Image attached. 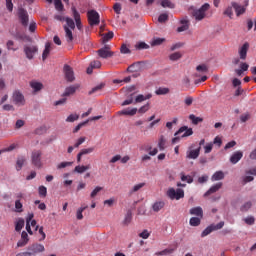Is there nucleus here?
Wrapping results in <instances>:
<instances>
[{"label":"nucleus","instance_id":"obj_61","mask_svg":"<svg viewBox=\"0 0 256 256\" xmlns=\"http://www.w3.org/2000/svg\"><path fill=\"white\" fill-rule=\"evenodd\" d=\"M149 103L145 104L144 106L140 107L139 110H138V113H147V111L149 110Z\"/></svg>","mask_w":256,"mask_h":256},{"label":"nucleus","instance_id":"obj_35","mask_svg":"<svg viewBox=\"0 0 256 256\" xmlns=\"http://www.w3.org/2000/svg\"><path fill=\"white\" fill-rule=\"evenodd\" d=\"M167 144V140H165V136H160L158 141V147L160 151H165V145Z\"/></svg>","mask_w":256,"mask_h":256},{"label":"nucleus","instance_id":"obj_60","mask_svg":"<svg viewBox=\"0 0 256 256\" xmlns=\"http://www.w3.org/2000/svg\"><path fill=\"white\" fill-rule=\"evenodd\" d=\"M6 9L12 13L13 12V0H6Z\"/></svg>","mask_w":256,"mask_h":256},{"label":"nucleus","instance_id":"obj_15","mask_svg":"<svg viewBox=\"0 0 256 256\" xmlns=\"http://www.w3.org/2000/svg\"><path fill=\"white\" fill-rule=\"evenodd\" d=\"M27 251L33 253L34 256H37V253L45 252V246L43 244L34 243L28 246Z\"/></svg>","mask_w":256,"mask_h":256},{"label":"nucleus","instance_id":"obj_49","mask_svg":"<svg viewBox=\"0 0 256 256\" xmlns=\"http://www.w3.org/2000/svg\"><path fill=\"white\" fill-rule=\"evenodd\" d=\"M114 37L113 32H108L103 35V43H107V41H111V39Z\"/></svg>","mask_w":256,"mask_h":256},{"label":"nucleus","instance_id":"obj_46","mask_svg":"<svg viewBox=\"0 0 256 256\" xmlns=\"http://www.w3.org/2000/svg\"><path fill=\"white\" fill-rule=\"evenodd\" d=\"M166 21H169V15L167 13L160 14L158 17V22L165 23Z\"/></svg>","mask_w":256,"mask_h":256},{"label":"nucleus","instance_id":"obj_28","mask_svg":"<svg viewBox=\"0 0 256 256\" xmlns=\"http://www.w3.org/2000/svg\"><path fill=\"white\" fill-rule=\"evenodd\" d=\"M30 87L33 89L35 93H37L38 91H41V89H43V83L37 82V81H31Z\"/></svg>","mask_w":256,"mask_h":256},{"label":"nucleus","instance_id":"obj_54","mask_svg":"<svg viewBox=\"0 0 256 256\" xmlns=\"http://www.w3.org/2000/svg\"><path fill=\"white\" fill-rule=\"evenodd\" d=\"M23 227H25V221L19 220L15 225V231L19 232L21 229H23Z\"/></svg>","mask_w":256,"mask_h":256},{"label":"nucleus","instance_id":"obj_51","mask_svg":"<svg viewBox=\"0 0 256 256\" xmlns=\"http://www.w3.org/2000/svg\"><path fill=\"white\" fill-rule=\"evenodd\" d=\"M251 119V114L249 113H244L240 116V121L241 123H247Z\"/></svg>","mask_w":256,"mask_h":256},{"label":"nucleus","instance_id":"obj_58","mask_svg":"<svg viewBox=\"0 0 256 256\" xmlns=\"http://www.w3.org/2000/svg\"><path fill=\"white\" fill-rule=\"evenodd\" d=\"M120 53L127 55V54L131 53V50L129 48H127V45L123 44L120 48Z\"/></svg>","mask_w":256,"mask_h":256},{"label":"nucleus","instance_id":"obj_31","mask_svg":"<svg viewBox=\"0 0 256 256\" xmlns=\"http://www.w3.org/2000/svg\"><path fill=\"white\" fill-rule=\"evenodd\" d=\"M223 15H225V17H229V19H233V4H230L224 9Z\"/></svg>","mask_w":256,"mask_h":256},{"label":"nucleus","instance_id":"obj_63","mask_svg":"<svg viewBox=\"0 0 256 256\" xmlns=\"http://www.w3.org/2000/svg\"><path fill=\"white\" fill-rule=\"evenodd\" d=\"M132 215L131 212H128L124 219V225H129L131 223Z\"/></svg>","mask_w":256,"mask_h":256},{"label":"nucleus","instance_id":"obj_44","mask_svg":"<svg viewBox=\"0 0 256 256\" xmlns=\"http://www.w3.org/2000/svg\"><path fill=\"white\" fill-rule=\"evenodd\" d=\"M156 95H167L169 93V88L160 87L155 91Z\"/></svg>","mask_w":256,"mask_h":256},{"label":"nucleus","instance_id":"obj_24","mask_svg":"<svg viewBox=\"0 0 256 256\" xmlns=\"http://www.w3.org/2000/svg\"><path fill=\"white\" fill-rule=\"evenodd\" d=\"M117 115H129L133 117V115H137V108H128L117 112Z\"/></svg>","mask_w":256,"mask_h":256},{"label":"nucleus","instance_id":"obj_55","mask_svg":"<svg viewBox=\"0 0 256 256\" xmlns=\"http://www.w3.org/2000/svg\"><path fill=\"white\" fill-rule=\"evenodd\" d=\"M95 151V147L85 148L80 151V153L83 155H89L90 153H93Z\"/></svg>","mask_w":256,"mask_h":256},{"label":"nucleus","instance_id":"obj_40","mask_svg":"<svg viewBox=\"0 0 256 256\" xmlns=\"http://www.w3.org/2000/svg\"><path fill=\"white\" fill-rule=\"evenodd\" d=\"M85 209H87V206H82L77 210L76 218L78 219V221H81V219H83V211H85Z\"/></svg>","mask_w":256,"mask_h":256},{"label":"nucleus","instance_id":"obj_16","mask_svg":"<svg viewBox=\"0 0 256 256\" xmlns=\"http://www.w3.org/2000/svg\"><path fill=\"white\" fill-rule=\"evenodd\" d=\"M97 54L101 59H109V57H113L114 53L111 52L109 46H105L97 50Z\"/></svg>","mask_w":256,"mask_h":256},{"label":"nucleus","instance_id":"obj_45","mask_svg":"<svg viewBox=\"0 0 256 256\" xmlns=\"http://www.w3.org/2000/svg\"><path fill=\"white\" fill-rule=\"evenodd\" d=\"M38 193L40 197H47V187L39 186Z\"/></svg>","mask_w":256,"mask_h":256},{"label":"nucleus","instance_id":"obj_56","mask_svg":"<svg viewBox=\"0 0 256 256\" xmlns=\"http://www.w3.org/2000/svg\"><path fill=\"white\" fill-rule=\"evenodd\" d=\"M73 162H61L57 165V169H65V167H71Z\"/></svg>","mask_w":256,"mask_h":256},{"label":"nucleus","instance_id":"obj_2","mask_svg":"<svg viewBox=\"0 0 256 256\" xmlns=\"http://www.w3.org/2000/svg\"><path fill=\"white\" fill-rule=\"evenodd\" d=\"M174 135L175 137L172 139V143H179V141L183 139V137H191V135H193V128L183 126L179 128V130Z\"/></svg>","mask_w":256,"mask_h":256},{"label":"nucleus","instance_id":"obj_20","mask_svg":"<svg viewBox=\"0 0 256 256\" xmlns=\"http://www.w3.org/2000/svg\"><path fill=\"white\" fill-rule=\"evenodd\" d=\"M241 159H243V152L236 151L230 157V163H232V165H237V163H239V161H241Z\"/></svg>","mask_w":256,"mask_h":256},{"label":"nucleus","instance_id":"obj_14","mask_svg":"<svg viewBox=\"0 0 256 256\" xmlns=\"http://www.w3.org/2000/svg\"><path fill=\"white\" fill-rule=\"evenodd\" d=\"M71 11L78 31H81V29H83V24L81 23V14L79 13V11H77V8H75V6L71 8Z\"/></svg>","mask_w":256,"mask_h":256},{"label":"nucleus","instance_id":"obj_32","mask_svg":"<svg viewBox=\"0 0 256 256\" xmlns=\"http://www.w3.org/2000/svg\"><path fill=\"white\" fill-rule=\"evenodd\" d=\"M151 97H153V95L151 94H146V95L139 94L135 98V103H143V101H147V99H151Z\"/></svg>","mask_w":256,"mask_h":256},{"label":"nucleus","instance_id":"obj_8","mask_svg":"<svg viewBox=\"0 0 256 256\" xmlns=\"http://www.w3.org/2000/svg\"><path fill=\"white\" fill-rule=\"evenodd\" d=\"M225 226V222L221 221L218 224H212L210 226H208L202 233H201V237H207V235H211V233H213V231H219V229H223V227Z\"/></svg>","mask_w":256,"mask_h":256},{"label":"nucleus","instance_id":"obj_34","mask_svg":"<svg viewBox=\"0 0 256 256\" xmlns=\"http://www.w3.org/2000/svg\"><path fill=\"white\" fill-rule=\"evenodd\" d=\"M189 119L192 121L193 125H199V123H203V118L197 117L195 114H191Z\"/></svg>","mask_w":256,"mask_h":256},{"label":"nucleus","instance_id":"obj_13","mask_svg":"<svg viewBox=\"0 0 256 256\" xmlns=\"http://www.w3.org/2000/svg\"><path fill=\"white\" fill-rule=\"evenodd\" d=\"M88 21L91 27H93L94 25H99V13L95 10L88 11Z\"/></svg>","mask_w":256,"mask_h":256},{"label":"nucleus","instance_id":"obj_4","mask_svg":"<svg viewBox=\"0 0 256 256\" xmlns=\"http://www.w3.org/2000/svg\"><path fill=\"white\" fill-rule=\"evenodd\" d=\"M210 8L211 5H209V3H205L199 9H193L192 17H194L196 21H203V19L207 17V10Z\"/></svg>","mask_w":256,"mask_h":256},{"label":"nucleus","instance_id":"obj_59","mask_svg":"<svg viewBox=\"0 0 256 256\" xmlns=\"http://www.w3.org/2000/svg\"><path fill=\"white\" fill-rule=\"evenodd\" d=\"M184 103L187 107H191V105H193V97L191 96H187L185 99H184Z\"/></svg>","mask_w":256,"mask_h":256},{"label":"nucleus","instance_id":"obj_25","mask_svg":"<svg viewBox=\"0 0 256 256\" xmlns=\"http://www.w3.org/2000/svg\"><path fill=\"white\" fill-rule=\"evenodd\" d=\"M26 162L27 158L25 156H19L16 161V171H21Z\"/></svg>","mask_w":256,"mask_h":256},{"label":"nucleus","instance_id":"obj_36","mask_svg":"<svg viewBox=\"0 0 256 256\" xmlns=\"http://www.w3.org/2000/svg\"><path fill=\"white\" fill-rule=\"evenodd\" d=\"M190 225H191V227H199V225H201V218L192 217L190 219Z\"/></svg>","mask_w":256,"mask_h":256},{"label":"nucleus","instance_id":"obj_27","mask_svg":"<svg viewBox=\"0 0 256 256\" xmlns=\"http://www.w3.org/2000/svg\"><path fill=\"white\" fill-rule=\"evenodd\" d=\"M190 215H196V217H200V219H203V208L194 207L190 209Z\"/></svg>","mask_w":256,"mask_h":256},{"label":"nucleus","instance_id":"obj_57","mask_svg":"<svg viewBox=\"0 0 256 256\" xmlns=\"http://www.w3.org/2000/svg\"><path fill=\"white\" fill-rule=\"evenodd\" d=\"M246 225H255V217L250 216L244 219Z\"/></svg>","mask_w":256,"mask_h":256},{"label":"nucleus","instance_id":"obj_21","mask_svg":"<svg viewBox=\"0 0 256 256\" xmlns=\"http://www.w3.org/2000/svg\"><path fill=\"white\" fill-rule=\"evenodd\" d=\"M93 69H101V61L94 60L90 63L89 67L86 70V73L88 75H91L93 73Z\"/></svg>","mask_w":256,"mask_h":256},{"label":"nucleus","instance_id":"obj_62","mask_svg":"<svg viewBox=\"0 0 256 256\" xmlns=\"http://www.w3.org/2000/svg\"><path fill=\"white\" fill-rule=\"evenodd\" d=\"M150 235L151 233H149L148 230H144L139 234V237H141L142 239H149Z\"/></svg>","mask_w":256,"mask_h":256},{"label":"nucleus","instance_id":"obj_7","mask_svg":"<svg viewBox=\"0 0 256 256\" xmlns=\"http://www.w3.org/2000/svg\"><path fill=\"white\" fill-rule=\"evenodd\" d=\"M18 19L23 27L29 26V13L25 8L18 9Z\"/></svg>","mask_w":256,"mask_h":256},{"label":"nucleus","instance_id":"obj_53","mask_svg":"<svg viewBox=\"0 0 256 256\" xmlns=\"http://www.w3.org/2000/svg\"><path fill=\"white\" fill-rule=\"evenodd\" d=\"M196 70H197L199 73H207V71H209V69L207 68V65H205V64L198 65V66L196 67Z\"/></svg>","mask_w":256,"mask_h":256},{"label":"nucleus","instance_id":"obj_23","mask_svg":"<svg viewBox=\"0 0 256 256\" xmlns=\"http://www.w3.org/2000/svg\"><path fill=\"white\" fill-rule=\"evenodd\" d=\"M221 187H223V183L219 182L215 185H213L212 187H210V189L204 194V197H209V195H212V193H217V191H219V189H221Z\"/></svg>","mask_w":256,"mask_h":256},{"label":"nucleus","instance_id":"obj_6","mask_svg":"<svg viewBox=\"0 0 256 256\" xmlns=\"http://www.w3.org/2000/svg\"><path fill=\"white\" fill-rule=\"evenodd\" d=\"M167 197L174 201H179V199H183L185 197V191L181 188H178L175 190V188H169L168 191L166 192Z\"/></svg>","mask_w":256,"mask_h":256},{"label":"nucleus","instance_id":"obj_18","mask_svg":"<svg viewBox=\"0 0 256 256\" xmlns=\"http://www.w3.org/2000/svg\"><path fill=\"white\" fill-rule=\"evenodd\" d=\"M79 87H81V85H79V84H74V85L67 87L63 93V97H69L71 95H75V93L77 92V89H79Z\"/></svg>","mask_w":256,"mask_h":256},{"label":"nucleus","instance_id":"obj_64","mask_svg":"<svg viewBox=\"0 0 256 256\" xmlns=\"http://www.w3.org/2000/svg\"><path fill=\"white\" fill-rule=\"evenodd\" d=\"M16 256H35L33 253H30L29 250L26 252H20Z\"/></svg>","mask_w":256,"mask_h":256},{"label":"nucleus","instance_id":"obj_39","mask_svg":"<svg viewBox=\"0 0 256 256\" xmlns=\"http://www.w3.org/2000/svg\"><path fill=\"white\" fill-rule=\"evenodd\" d=\"M161 6L164 8L168 7V9H175V4L171 3V1H169V0H162Z\"/></svg>","mask_w":256,"mask_h":256},{"label":"nucleus","instance_id":"obj_52","mask_svg":"<svg viewBox=\"0 0 256 256\" xmlns=\"http://www.w3.org/2000/svg\"><path fill=\"white\" fill-rule=\"evenodd\" d=\"M181 181H186V183H193V178L189 175H185L183 173H181Z\"/></svg>","mask_w":256,"mask_h":256},{"label":"nucleus","instance_id":"obj_3","mask_svg":"<svg viewBox=\"0 0 256 256\" xmlns=\"http://www.w3.org/2000/svg\"><path fill=\"white\" fill-rule=\"evenodd\" d=\"M249 51V42L244 43L239 49H238V54L239 57H234L232 59V64L233 65H239L241 61H245L247 59V53Z\"/></svg>","mask_w":256,"mask_h":256},{"label":"nucleus","instance_id":"obj_19","mask_svg":"<svg viewBox=\"0 0 256 256\" xmlns=\"http://www.w3.org/2000/svg\"><path fill=\"white\" fill-rule=\"evenodd\" d=\"M180 27L177 28L178 33H183V31H187L189 29V19L187 17H184L180 20Z\"/></svg>","mask_w":256,"mask_h":256},{"label":"nucleus","instance_id":"obj_48","mask_svg":"<svg viewBox=\"0 0 256 256\" xmlns=\"http://www.w3.org/2000/svg\"><path fill=\"white\" fill-rule=\"evenodd\" d=\"M100 191H103V187L101 186H97L90 194V197L92 199H94V197H97L98 193H100Z\"/></svg>","mask_w":256,"mask_h":256},{"label":"nucleus","instance_id":"obj_26","mask_svg":"<svg viewBox=\"0 0 256 256\" xmlns=\"http://www.w3.org/2000/svg\"><path fill=\"white\" fill-rule=\"evenodd\" d=\"M91 169V164L88 165H78L74 168V173L83 174L85 171H89Z\"/></svg>","mask_w":256,"mask_h":256},{"label":"nucleus","instance_id":"obj_47","mask_svg":"<svg viewBox=\"0 0 256 256\" xmlns=\"http://www.w3.org/2000/svg\"><path fill=\"white\" fill-rule=\"evenodd\" d=\"M136 49H138L139 51L143 50V49H149V45L145 42H139L135 45Z\"/></svg>","mask_w":256,"mask_h":256},{"label":"nucleus","instance_id":"obj_9","mask_svg":"<svg viewBox=\"0 0 256 256\" xmlns=\"http://www.w3.org/2000/svg\"><path fill=\"white\" fill-rule=\"evenodd\" d=\"M13 103L17 105V107H23L26 103L25 96L19 90L14 91L12 95Z\"/></svg>","mask_w":256,"mask_h":256},{"label":"nucleus","instance_id":"obj_29","mask_svg":"<svg viewBox=\"0 0 256 256\" xmlns=\"http://www.w3.org/2000/svg\"><path fill=\"white\" fill-rule=\"evenodd\" d=\"M51 53V43L47 42L45 44V49L42 53V60L45 61V59H47L49 57V54Z\"/></svg>","mask_w":256,"mask_h":256},{"label":"nucleus","instance_id":"obj_42","mask_svg":"<svg viewBox=\"0 0 256 256\" xmlns=\"http://www.w3.org/2000/svg\"><path fill=\"white\" fill-rule=\"evenodd\" d=\"M15 209L16 213H23V203H21V200L15 201Z\"/></svg>","mask_w":256,"mask_h":256},{"label":"nucleus","instance_id":"obj_43","mask_svg":"<svg viewBox=\"0 0 256 256\" xmlns=\"http://www.w3.org/2000/svg\"><path fill=\"white\" fill-rule=\"evenodd\" d=\"M103 87H105V84H99L98 86H95L88 92V95H93V93H97V91H101Z\"/></svg>","mask_w":256,"mask_h":256},{"label":"nucleus","instance_id":"obj_30","mask_svg":"<svg viewBox=\"0 0 256 256\" xmlns=\"http://www.w3.org/2000/svg\"><path fill=\"white\" fill-rule=\"evenodd\" d=\"M223 179H225V174L223 171H217L211 177V181H221Z\"/></svg>","mask_w":256,"mask_h":256},{"label":"nucleus","instance_id":"obj_1","mask_svg":"<svg viewBox=\"0 0 256 256\" xmlns=\"http://www.w3.org/2000/svg\"><path fill=\"white\" fill-rule=\"evenodd\" d=\"M56 21H65L66 24L63 26L65 31V37L67 43H73V31L75 29V21L72 18L64 17L63 15H56L54 17Z\"/></svg>","mask_w":256,"mask_h":256},{"label":"nucleus","instance_id":"obj_22","mask_svg":"<svg viewBox=\"0 0 256 256\" xmlns=\"http://www.w3.org/2000/svg\"><path fill=\"white\" fill-rule=\"evenodd\" d=\"M164 207L165 201L163 200H158L152 204V210L154 211V213H159V211H161V209H163Z\"/></svg>","mask_w":256,"mask_h":256},{"label":"nucleus","instance_id":"obj_33","mask_svg":"<svg viewBox=\"0 0 256 256\" xmlns=\"http://www.w3.org/2000/svg\"><path fill=\"white\" fill-rule=\"evenodd\" d=\"M163 43H165V38L156 37L152 39L150 45L151 47H157L159 45H163Z\"/></svg>","mask_w":256,"mask_h":256},{"label":"nucleus","instance_id":"obj_10","mask_svg":"<svg viewBox=\"0 0 256 256\" xmlns=\"http://www.w3.org/2000/svg\"><path fill=\"white\" fill-rule=\"evenodd\" d=\"M39 52V48L35 45H25L24 46V53L27 59L31 60L37 53Z\"/></svg>","mask_w":256,"mask_h":256},{"label":"nucleus","instance_id":"obj_50","mask_svg":"<svg viewBox=\"0 0 256 256\" xmlns=\"http://www.w3.org/2000/svg\"><path fill=\"white\" fill-rule=\"evenodd\" d=\"M77 119H79V115H77V114H70L67 117L66 121H67V123H74V121H77Z\"/></svg>","mask_w":256,"mask_h":256},{"label":"nucleus","instance_id":"obj_5","mask_svg":"<svg viewBox=\"0 0 256 256\" xmlns=\"http://www.w3.org/2000/svg\"><path fill=\"white\" fill-rule=\"evenodd\" d=\"M43 152L41 150H34L31 153V163L34 165V167H37V169H41L43 167Z\"/></svg>","mask_w":256,"mask_h":256},{"label":"nucleus","instance_id":"obj_41","mask_svg":"<svg viewBox=\"0 0 256 256\" xmlns=\"http://www.w3.org/2000/svg\"><path fill=\"white\" fill-rule=\"evenodd\" d=\"M145 187V182L136 184L133 186V188L130 190V193H137V191H140V189H143Z\"/></svg>","mask_w":256,"mask_h":256},{"label":"nucleus","instance_id":"obj_11","mask_svg":"<svg viewBox=\"0 0 256 256\" xmlns=\"http://www.w3.org/2000/svg\"><path fill=\"white\" fill-rule=\"evenodd\" d=\"M195 148V145H191L187 152H186V158L187 159H197L201 153V146L194 149Z\"/></svg>","mask_w":256,"mask_h":256},{"label":"nucleus","instance_id":"obj_12","mask_svg":"<svg viewBox=\"0 0 256 256\" xmlns=\"http://www.w3.org/2000/svg\"><path fill=\"white\" fill-rule=\"evenodd\" d=\"M63 72L68 83H73V81H75V72H73V68L71 66L67 64L64 65Z\"/></svg>","mask_w":256,"mask_h":256},{"label":"nucleus","instance_id":"obj_17","mask_svg":"<svg viewBox=\"0 0 256 256\" xmlns=\"http://www.w3.org/2000/svg\"><path fill=\"white\" fill-rule=\"evenodd\" d=\"M232 7L235 10L237 17H241V15H244L245 11H247V8L245 6H241L237 2H232Z\"/></svg>","mask_w":256,"mask_h":256},{"label":"nucleus","instance_id":"obj_37","mask_svg":"<svg viewBox=\"0 0 256 256\" xmlns=\"http://www.w3.org/2000/svg\"><path fill=\"white\" fill-rule=\"evenodd\" d=\"M251 207H253V203L248 201L240 207V211H242V213H246V211H248Z\"/></svg>","mask_w":256,"mask_h":256},{"label":"nucleus","instance_id":"obj_38","mask_svg":"<svg viewBox=\"0 0 256 256\" xmlns=\"http://www.w3.org/2000/svg\"><path fill=\"white\" fill-rule=\"evenodd\" d=\"M181 57H183L181 52H174V53L170 54L169 59H170V61H179V59H181Z\"/></svg>","mask_w":256,"mask_h":256}]
</instances>
